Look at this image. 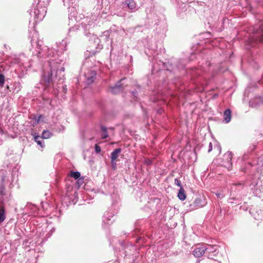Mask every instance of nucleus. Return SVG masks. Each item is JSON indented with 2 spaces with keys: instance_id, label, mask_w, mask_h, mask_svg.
Wrapping results in <instances>:
<instances>
[{
  "instance_id": "1",
  "label": "nucleus",
  "mask_w": 263,
  "mask_h": 263,
  "mask_svg": "<svg viewBox=\"0 0 263 263\" xmlns=\"http://www.w3.org/2000/svg\"><path fill=\"white\" fill-rule=\"evenodd\" d=\"M41 42H42L41 41ZM31 44L32 49L34 48V49L36 50V54L39 58L43 57L44 55L42 53L44 50V52H46L47 57L49 58L47 63L50 67V70L44 68L43 75V80L46 83L48 84L52 81V76L53 71H56V73L64 71V67H62L59 68V63L58 61H62L59 59V54L57 55V53L54 54V50L52 48H49L46 46L41 48L40 41L37 40V39H32Z\"/></svg>"
},
{
  "instance_id": "2",
  "label": "nucleus",
  "mask_w": 263,
  "mask_h": 263,
  "mask_svg": "<svg viewBox=\"0 0 263 263\" xmlns=\"http://www.w3.org/2000/svg\"><path fill=\"white\" fill-rule=\"evenodd\" d=\"M49 0H39L36 8L34 9V16L37 20L41 21L45 17L46 10L45 6L48 5Z\"/></svg>"
},
{
  "instance_id": "3",
  "label": "nucleus",
  "mask_w": 263,
  "mask_h": 263,
  "mask_svg": "<svg viewBox=\"0 0 263 263\" xmlns=\"http://www.w3.org/2000/svg\"><path fill=\"white\" fill-rule=\"evenodd\" d=\"M113 215L110 212H106L103 217V226L104 228H107L108 226L112 223L114 219Z\"/></svg>"
},
{
  "instance_id": "4",
  "label": "nucleus",
  "mask_w": 263,
  "mask_h": 263,
  "mask_svg": "<svg viewBox=\"0 0 263 263\" xmlns=\"http://www.w3.org/2000/svg\"><path fill=\"white\" fill-rule=\"evenodd\" d=\"M253 40L263 42V23L260 25L259 29L254 32Z\"/></svg>"
},
{
  "instance_id": "5",
  "label": "nucleus",
  "mask_w": 263,
  "mask_h": 263,
  "mask_svg": "<svg viewBox=\"0 0 263 263\" xmlns=\"http://www.w3.org/2000/svg\"><path fill=\"white\" fill-rule=\"evenodd\" d=\"M206 248L204 246L197 247L193 251V254L196 257H199L205 253Z\"/></svg>"
},
{
  "instance_id": "6",
  "label": "nucleus",
  "mask_w": 263,
  "mask_h": 263,
  "mask_svg": "<svg viewBox=\"0 0 263 263\" xmlns=\"http://www.w3.org/2000/svg\"><path fill=\"white\" fill-rule=\"evenodd\" d=\"M121 152V149L120 148H118L115 149L111 153L110 156L111 162L114 167H115L116 165V160L119 157V154Z\"/></svg>"
},
{
  "instance_id": "7",
  "label": "nucleus",
  "mask_w": 263,
  "mask_h": 263,
  "mask_svg": "<svg viewBox=\"0 0 263 263\" xmlns=\"http://www.w3.org/2000/svg\"><path fill=\"white\" fill-rule=\"evenodd\" d=\"M204 205L202 200L199 198H196L192 203L190 205V209L193 210L202 207Z\"/></svg>"
},
{
  "instance_id": "8",
  "label": "nucleus",
  "mask_w": 263,
  "mask_h": 263,
  "mask_svg": "<svg viewBox=\"0 0 263 263\" xmlns=\"http://www.w3.org/2000/svg\"><path fill=\"white\" fill-rule=\"evenodd\" d=\"M122 4L124 6H126L130 12H135L137 10L136 3L134 0H125Z\"/></svg>"
},
{
  "instance_id": "9",
  "label": "nucleus",
  "mask_w": 263,
  "mask_h": 263,
  "mask_svg": "<svg viewBox=\"0 0 263 263\" xmlns=\"http://www.w3.org/2000/svg\"><path fill=\"white\" fill-rule=\"evenodd\" d=\"M67 44L68 42L67 40H63L61 42L57 43L58 52L62 53L64 50H66Z\"/></svg>"
},
{
  "instance_id": "10",
  "label": "nucleus",
  "mask_w": 263,
  "mask_h": 263,
  "mask_svg": "<svg viewBox=\"0 0 263 263\" xmlns=\"http://www.w3.org/2000/svg\"><path fill=\"white\" fill-rule=\"evenodd\" d=\"M124 80V79H121L116 84L115 86L110 87V90L112 93L116 94L122 91V89L121 82Z\"/></svg>"
},
{
  "instance_id": "11",
  "label": "nucleus",
  "mask_w": 263,
  "mask_h": 263,
  "mask_svg": "<svg viewBox=\"0 0 263 263\" xmlns=\"http://www.w3.org/2000/svg\"><path fill=\"white\" fill-rule=\"evenodd\" d=\"M204 247L206 248L205 252L208 253H215L218 249V246L216 245H205Z\"/></svg>"
},
{
  "instance_id": "12",
  "label": "nucleus",
  "mask_w": 263,
  "mask_h": 263,
  "mask_svg": "<svg viewBox=\"0 0 263 263\" xmlns=\"http://www.w3.org/2000/svg\"><path fill=\"white\" fill-rule=\"evenodd\" d=\"M34 141L37 143V144L40 145L42 148H44L45 146L44 142L43 140V138L38 135H33Z\"/></svg>"
},
{
  "instance_id": "13",
  "label": "nucleus",
  "mask_w": 263,
  "mask_h": 263,
  "mask_svg": "<svg viewBox=\"0 0 263 263\" xmlns=\"http://www.w3.org/2000/svg\"><path fill=\"white\" fill-rule=\"evenodd\" d=\"M232 153L231 152H228L227 153H226L224 155V157L227 158V160H228V164L227 165H226V167H227L229 169L231 168V160L232 158Z\"/></svg>"
},
{
  "instance_id": "14",
  "label": "nucleus",
  "mask_w": 263,
  "mask_h": 263,
  "mask_svg": "<svg viewBox=\"0 0 263 263\" xmlns=\"http://www.w3.org/2000/svg\"><path fill=\"white\" fill-rule=\"evenodd\" d=\"M224 121L226 123H228L231 121V112L230 109H226L223 114Z\"/></svg>"
},
{
  "instance_id": "15",
  "label": "nucleus",
  "mask_w": 263,
  "mask_h": 263,
  "mask_svg": "<svg viewBox=\"0 0 263 263\" xmlns=\"http://www.w3.org/2000/svg\"><path fill=\"white\" fill-rule=\"evenodd\" d=\"M90 75V76H88V74L85 75L87 79V82L88 84L91 83L93 82L96 76V73L94 71H91Z\"/></svg>"
},
{
  "instance_id": "16",
  "label": "nucleus",
  "mask_w": 263,
  "mask_h": 263,
  "mask_svg": "<svg viewBox=\"0 0 263 263\" xmlns=\"http://www.w3.org/2000/svg\"><path fill=\"white\" fill-rule=\"evenodd\" d=\"M243 189V186L241 183L234 184L232 187V192H239Z\"/></svg>"
},
{
  "instance_id": "17",
  "label": "nucleus",
  "mask_w": 263,
  "mask_h": 263,
  "mask_svg": "<svg viewBox=\"0 0 263 263\" xmlns=\"http://www.w3.org/2000/svg\"><path fill=\"white\" fill-rule=\"evenodd\" d=\"M178 197L180 200L182 201L184 200L186 198V195L185 194L184 190H183L182 187H181L179 191V192L178 193Z\"/></svg>"
},
{
  "instance_id": "18",
  "label": "nucleus",
  "mask_w": 263,
  "mask_h": 263,
  "mask_svg": "<svg viewBox=\"0 0 263 263\" xmlns=\"http://www.w3.org/2000/svg\"><path fill=\"white\" fill-rule=\"evenodd\" d=\"M6 218L5 213L4 207L3 206H0V223L3 222Z\"/></svg>"
},
{
  "instance_id": "19",
  "label": "nucleus",
  "mask_w": 263,
  "mask_h": 263,
  "mask_svg": "<svg viewBox=\"0 0 263 263\" xmlns=\"http://www.w3.org/2000/svg\"><path fill=\"white\" fill-rule=\"evenodd\" d=\"M102 134L101 135V138L103 139H106L108 137V135L107 133V128L105 126H101V127Z\"/></svg>"
},
{
  "instance_id": "20",
  "label": "nucleus",
  "mask_w": 263,
  "mask_h": 263,
  "mask_svg": "<svg viewBox=\"0 0 263 263\" xmlns=\"http://www.w3.org/2000/svg\"><path fill=\"white\" fill-rule=\"evenodd\" d=\"M52 135V134L48 130H44L42 133V137L43 139H48L50 138Z\"/></svg>"
},
{
  "instance_id": "21",
  "label": "nucleus",
  "mask_w": 263,
  "mask_h": 263,
  "mask_svg": "<svg viewBox=\"0 0 263 263\" xmlns=\"http://www.w3.org/2000/svg\"><path fill=\"white\" fill-rule=\"evenodd\" d=\"M228 201L229 203H238L239 204V202H240V200L238 198H235V197H231V198H229L228 200Z\"/></svg>"
},
{
  "instance_id": "22",
  "label": "nucleus",
  "mask_w": 263,
  "mask_h": 263,
  "mask_svg": "<svg viewBox=\"0 0 263 263\" xmlns=\"http://www.w3.org/2000/svg\"><path fill=\"white\" fill-rule=\"evenodd\" d=\"M80 173L79 172H73L71 173V177L75 179H78L80 177Z\"/></svg>"
},
{
  "instance_id": "23",
  "label": "nucleus",
  "mask_w": 263,
  "mask_h": 263,
  "mask_svg": "<svg viewBox=\"0 0 263 263\" xmlns=\"http://www.w3.org/2000/svg\"><path fill=\"white\" fill-rule=\"evenodd\" d=\"M5 82V77L3 74H0V86L3 87Z\"/></svg>"
},
{
  "instance_id": "24",
  "label": "nucleus",
  "mask_w": 263,
  "mask_h": 263,
  "mask_svg": "<svg viewBox=\"0 0 263 263\" xmlns=\"http://www.w3.org/2000/svg\"><path fill=\"white\" fill-rule=\"evenodd\" d=\"M257 185H256V187L254 189L253 194L255 195L256 196L258 195L261 192V189L257 188Z\"/></svg>"
},
{
  "instance_id": "25",
  "label": "nucleus",
  "mask_w": 263,
  "mask_h": 263,
  "mask_svg": "<svg viewBox=\"0 0 263 263\" xmlns=\"http://www.w3.org/2000/svg\"><path fill=\"white\" fill-rule=\"evenodd\" d=\"M91 18L93 20H95V22L97 21L100 18L99 14H98L96 13L95 15H92L91 16Z\"/></svg>"
},
{
  "instance_id": "26",
  "label": "nucleus",
  "mask_w": 263,
  "mask_h": 263,
  "mask_svg": "<svg viewBox=\"0 0 263 263\" xmlns=\"http://www.w3.org/2000/svg\"><path fill=\"white\" fill-rule=\"evenodd\" d=\"M175 184L177 185V186H179L180 188L181 186V182L180 180H179L178 179H175Z\"/></svg>"
},
{
  "instance_id": "27",
  "label": "nucleus",
  "mask_w": 263,
  "mask_h": 263,
  "mask_svg": "<svg viewBox=\"0 0 263 263\" xmlns=\"http://www.w3.org/2000/svg\"><path fill=\"white\" fill-rule=\"evenodd\" d=\"M95 151L97 153H99L101 152V147L97 144L95 145Z\"/></svg>"
},
{
  "instance_id": "28",
  "label": "nucleus",
  "mask_w": 263,
  "mask_h": 263,
  "mask_svg": "<svg viewBox=\"0 0 263 263\" xmlns=\"http://www.w3.org/2000/svg\"><path fill=\"white\" fill-rule=\"evenodd\" d=\"M216 195L217 198L221 199L224 197V195L221 193H216Z\"/></svg>"
},
{
  "instance_id": "29",
  "label": "nucleus",
  "mask_w": 263,
  "mask_h": 263,
  "mask_svg": "<svg viewBox=\"0 0 263 263\" xmlns=\"http://www.w3.org/2000/svg\"><path fill=\"white\" fill-rule=\"evenodd\" d=\"M212 150V143L210 142L209 146L208 152H210Z\"/></svg>"
},
{
  "instance_id": "30",
  "label": "nucleus",
  "mask_w": 263,
  "mask_h": 263,
  "mask_svg": "<svg viewBox=\"0 0 263 263\" xmlns=\"http://www.w3.org/2000/svg\"><path fill=\"white\" fill-rule=\"evenodd\" d=\"M4 191V187L3 186H1L0 187V194L1 195H3Z\"/></svg>"
},
{
  "instance_id": "31",
  "label": "nucleus",
  "mask_w": 263,
  "mask_h": 263,
  "mask_svg": "<svg viewBox=\"0 0 263 263\" xmlns=\"http://www.w3.org/2000/svg\"><path fill=\"white\" fill-rule=\"evenodd\" d=\"M42 118V116H40L39 117H38V118L36 119V122L37 123H39L40 121V119Z\"/></svg>"
},
{
  "instance_id": "32",
  "label": "nucleus",
  "mask_w": 263,
  "mask_h": 263,
  "mask_svg": "<svg viewBox=\"0 0 263 263\" xmlns=\"http://www.w3.org/2000/svg\"><path fill=\"white\" fill-rule=\"evenodd\" d=\"M33 35H34L35 37H36L37 38V33L36 32H34Z\"/></svg>"
},
{
  "instance_id": "33",
  "label": "nucleus",
  "mask_w": 263,
  "mask_h": 263,
  "mask_svg": "<svg viewBox=\"0 0 263 263\" xmlns=\"http://www.w3.org/2000/svg\"><path fill=\"white\" fill-rule=\"evenodd\" d=\"M254 218H255V219H257V220H258V219H259V216H258V217L254 216Z\"/></svg>"
},
{
  "instance_id": "34",
  "label": "nucleus",
  "mask_w": 263,
  "mask_h": 263,
  "mask_svg": "<svg viewBox=\"0 0 263 263\" xmlns=\"http://www.w3.org/2000/svg\"><path fill=\"white\" fill-rule=\"evenodd\" d=\"M93 23H94L95 24H96L95 22H93V23H92L89 24V25H92Z\"/></svg>"
},
{
  "instance_id": "35",
  "label": "nucleus",
  "mask_w": 263,
  "mask_h": 263,
  "mask_svg": "<svg viewBox=\"0 0 263 263\" xmlns=\"http://www.w3.org/2000/svg\"><path fill=\"white\" fill-rule=\"evenodd\" d=\"M98 41H99V39L97 38L96 40H95V42H97Z\"/></svg>"
},
{
  "instance_id": "36",
  "label": "nucleus",
  "mask_w": 263,
  "mask_h": 263,
  "mask_svg": "<svg viewBox=\"0 0 263 263\" xmlns=\"http://www.w3.org/2000/svg\"><path fill=\"white\" fill-rule=\"evenodd\" d=\"M25 68H26L27 67H29L30 65H28V66H25V65H23Z\"/></svg>"
},
{
  "instance_id": "37",
  "label": "nucleus",
  "mask_w": 263,
  "mask_h": 263,
  "mask_svg": "<svg viewBox=\"0 0 263 263\" xmlns=\"http://www.w3.org/2000/svg\"><path fill=\"white\" fill-rule=\"evenodd\" d=\"M54 229H53V230H52V232H54Z\"/></svg>"
},
{
  "instance_id": "38",
  "label": "nucleus",
  "mask_w": 263,
  "mask_h": 263,
  "mask_svg": "<svg viewBox=\"0 0 263 263\" xmlns=\"http://www.w3.org/2000/svg\"><path fill=\"white\" fill-rule=\"evenodd\" d=\"M122 32H123V34L125 32L124 30H122Z\"/></svg>"
},
{
  "instance_id": "39",
  "label": "nucleus",
  "mask_w": 263,
  "mask_h": 263,
  "mask_svg": "<svg viewBox=\"0 0 263 263\" xmlns=\"http://www.w3.org/2000/svg\"><path fill=\"white\" fill-rule=\"evenodd\" d=\"M95 52H96L95 51H92V53H95Z\"/></svg>"
},
{
  "instance_id": "40",
  "label": "nucleus",
  "mask_w": 263,
  "mask_h": 263,
  "mask_svg": "<svg viewBox=\"0 0 263 263\" xmlns=\"http://www.w3.org/2000/svg\"><path fill=\"white\" fill-rule=\"evenodd\" d=\"M63 2H64L65 0H63Z\"/></svg>"
}]
</instances>
